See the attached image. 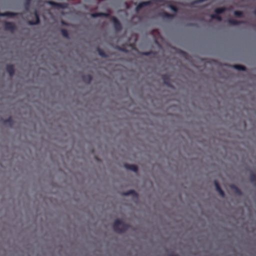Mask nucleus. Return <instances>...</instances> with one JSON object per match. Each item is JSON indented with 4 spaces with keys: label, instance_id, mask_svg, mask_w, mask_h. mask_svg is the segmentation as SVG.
Returning <instances> with one entry per match:
<instances>
[{
    "label": "nucleus",
    "instance_id": "obj_1",
    "mask_svg": "<svg viewBox=\"0 0 256 256\" xmlns=\"http://www.w3.org/2000/svg\"><path fill=\"white\" fill-rule=\"evenodd\" d=\"M130 226L120 219H116L115 220L113 224L114 230L118 234H122L124 232H126L128 228Z\"/></svg>",
    "mask_w": 256,
    "mask_h": 256
},
{
    "label": "nucleus",
    "instance_id": "obj_2",
    "mask_svg": "<svg viewBox=\"0 0 256 256\" xmlns=\"http://www.w3.org/2000/svg\"><path fill=\"white\" fill-rule=\"evenodd\" d=\"M112 21L113 23L114 28L116 31L120 32L122 29V26L120 22L115 16H112Z\"/></svg>",
    "mask_w": 256,
    "mask_h": 256
},
{
    "label": "nucleus",
    "instance_id": "obj_3",
    "mask_svg": "<svg viewBox=\"0 0 256 256\" xmlns=\"http://www.w3.org/2000/svg\"><path fill=\"white\" fill-rule=\"evenodd\" d=\"M50 6L52 7L56 8H62L64 9L66 8L68 6V4L66 2L63 3H59L52 1H49L48 2Z\"/></svg>",
    "mask_w": 256,
    "mask_h": 256
},
{
    "label": "nucleus",
    "instance_id": "obj_4",
    "mask_svg": "<svg viewBox=\"0 0 256 256\" xmlns=\"http://www.w3.org/2000/svg\"><path fill=\"white\" fill-rule=\"evenodd\" d=\"M16 26L12 22H6L4 23V28L6 30H9L12 32H14L16 30Z\"/></svg>",
    "mask_w": 256,
    "mask_h": 256
},
{
    "label": "nucleus",
    "instance_id": "obj_5",
    "mask_svg": "<svg viewBox=\"0 0 256 256\" xmlns=\"http://www.w3.org/2000/svg\"><path fill=\"white\" fill-rule=\"evenodd\" d=\"M159 16L164 19H172L175 16V14H170L166 12H162L158 14Z\"/></svg>",
    "mask_w": 256,
    "mask_h": 256
},
{
    "label": "nucleus",
    "instance_id": "obj_6",
    "mask_svg": "<svg viewBox=\"0 0 256 256\" xmlns=\"http://www.w3.org/2000/svg\"><path fill=\"white\" fill-rule=\"evenodd\" d=\"M152 2L150 1L144 2H140L136 8V12H138L141 8L144 7L150 6Z\"/></svg>",
    "mask_w": 256,
    "mask_h": 256
},
{
    "label": "nucleus",
    "instance_id": "obj_7",
    "mask_svg": "<svg viewBox=\"0 0 256 256\" xmlns=\"http://www.w3.org/2000/svg\"><path fill=\"white\" fill-rule=\"evenodd\" d=\"M164 84L169 87H172L170 80V76L168 74H163L162 76Z\"/></svg>",
    "mask_w": 256,
    "mask_h": 256
},
{
    "label": "nucleus",
    "instance_id": "obj_8",
    "mask_svg": "<svg viewBox=\"0 0 256 256\" xmlns=\"http://www.w3.org/2000/svg\"><path fill=\"white\" fill-rule=\"evenodd\" d=\"M124 167L127 170H132L135 172H138V168L135 164H124Z\"/></svg>",
    "mask_w": 256,
    "mask_h": 256
},
{
    "label": "nucleus",
    "instance_id": "obj_9",
    "mask_svg": "<svg viewBox=\"0 0 256 256\" xmlns=\"http://www.w3.org/2000/svg\"><path fill=\"white\" fill-rule=\"evenodd\" d=\"M214 185L216 186V192H218L219 193L220 195L222 197H224L225 196L224 192L222 190L218 182L216 180H215L214 182Z\"/></svg>",
    "mask_w": 256,
    "mask_h": 256
},
{
    "label": "nucleus",
    "instance_id": "obj_10",
    "mask_svg": "<svg viewBox=\"0 0 256 256\" xmlns=\"http://www.w3.org/2000/svg\"><path fill=\"white\" fill-rule=\"evenodd\" d=\"M34 16H35V20H29L28 22V24L30 25H36L40 23V20L39 18L38 14L36 11L34 12Z\"/></svg>",
    "mask_w": 256,
    "mask_h": 256
},
{
    "label": "nucleus",
    "instance_id": "obj_11",
    "mask_svg": "<svg viewBox=\"0 0 256 256\" xmlns=\"http://www.w3.org/2000/svg\"><path fill=\"white\" fill-rule=\"evenodd\" d=\"M6 71L10 76H12L14 74V68L12 64H8L6 66Z\"/></svg>",
    "mask_w": 256,
    "mask_h": 256
},
{
    "label": "nucleus",
    "instance_id": "obj_12",
    "mask_svg": "<svg viewBox=\"0 0 256 256\" xmlns=\"http://www.w3.org/2000/svg\"><path fill=\"white\" fill-rule=\"evenodd\" d=\"M228 22L230 25L236 26V25H238V24H245L246 22L239 21V20L230 18L228 20Z\"/></svg>",
    "mask_w": 256,
    "mask_h": 256
},
{
    "label": "nucleus",
    "instance_id": "obj_13",
    "mask_svg": "<svg viewBox=\"0 0 256 256\" xmlns=\"http://www.w3.org/2000/svg\"><path fill=\"white\" fill-rule=\"evenodd\" d=\"M18 15V13L14 12H4L0 13V16H8V17H13Z\"/></svg>",
    "mask_w": 256,
    "mask_h": 256
},
{
    "label": "nucleus",
    "instance_id": "obj_14",
    "mask_svg": "<svg viewBox=\"0 0 256 256\" xmlns=\"http://www.w3.org/2000/svg\"><path fill=\"white\" fill-rule=\"evenodd\" d=\"M92 78V76L90 74L84 75L82 76V80L86 84H90L91 82Z\"/></svg>",
    "mask_w": 256,
    "mask_h": 256
},
{
    "label": "nucleus",
    "instance_id": "obj_15",
    "mask_svg": "<svg viewBox=\"0 0 256 256\" xmlns=\"http://www.w3.org/2000/svg\"><path fill=\"white\" fill-rule=\"evenodd\" d=\"M230 188L238 195L241 196L242 194L240 190L234 184H232L230 186Z\"/></svg>",
    "mask_w": 256,
    "mask_h": 256
},
{
    "label": "nucleus",
    "instance_id": "obj_16",
    "mask_svg": "<svg viewBox=\"0 0 256 256\" xmlns=\"http://www.w3.org/2000/svg\"><path fill=\"white\" fill-rule=\"evenodd\" d=\"M91 16L93 18H97L99 16L108 17L109 16V14L104 12H95L92 14Z\"/></svg>",
    "mask_w": 256,
    "mask_h": 256
},
{
    "label": "nucleus",
    "instance_id": "obj_17",
    "mask_svg": "<svg viewBox=\"0 0 256 256\" xmlns=\"http://www.w3.org/2000/svg\"><path fill=\"white\" fill-rule=\"evenodd\" d=\"M228 10V9L225 7L216 8L214 10V12L215 14H220Z\"/></svg>",
    "mask_w": 256,
    "mask_h": 256
},
{
    "label": "nucleus",
    "instance_id": "obj_18",
    "mask_svg": "<svg viewBox=\"0 0 256 256\" xmlns=\"http://www.w3.org/2000/svg\"><path fill=\"white\" fill-rule=\"evenodd\" d=\"M4 123L8 125L10 127H12L14 124V120L11 117H9L8 118L5 120Z\"/></svg>",
    "mask_w": 256,
    "mask_h": 256
},
{
    "label": "nucleus",
    "instance_id": "obj_19",
    "mask_svg": "<svg viewBox=\"0 0 256 256\" xmlns=\"http://www.w3.org/2000/svg\"><path fill=\"white\" fill-rule=\"evenodd\" d=\"M123 195L124 196H130L132 195L134 196L137 197L138 194L134 190H130L126 192H124Z\"/></svg>",
    "mask_w": 256,
    "mask_h": 256
},
{
    "label": "nucleus",
    "instance_id": "obj_20",
    "mask_svg": "<svg viewBox=\"0 0 256 256\" xmlns=\"http://www.w3.org/2000/svg\"><path fill=\"white\" fill-rule=\"evenodd\" d=\"M97 51L98 54L102 58H108V56L104 52V51L100 48H97Z\"/></svg>",
    "mask_w": 256,
    "mask_h": 256
},
{
    "label": "nucleus",
    "instance_id": "obj_21",
    "mask_svg": "<svg viewBox=\"0 0 256 256\" xmlns=\"http://www.w3.org/2000/svg\"><path fill=\"white\" fill-rule=\"evenodd\" d=\"M250 180L253 185L256 186V174H252L250 176Z\"/></svg>",
    "mask_w": 256,
    "mask_h": 256
},
{
    "label": "nucleus",
    "instance_id": "obj_22",
    "mask_svg": "<svg viewBox=\"0 0 256 256\" xmlns=\"http://www.w3.org/2000/svg\"><path fill=\"white\" fill-rule=\"evenodd\" d=\"M233 67L239 70L244 71L246 70V68L244 66L240 64H235L233 66Z\"/></svg>",
    "mask_w": 256,
    "mask_h": 256
},
{
    "label": "nucleus",
    "instance_id": "obj_23",
    "mask_svg": "<svg viewBox=\"0 0 256 256\" xmlns=\"http://www.w3.org/2000/svg\"><path fill=\"white\" fill-rule=\"evenodd\" d=\"M210 17L212 19H216L220 22L222 20V18L219 14H211Z\"/></svg>",
    "mask_w": 256,
    "mask_h": 256
},
{
    "label": "nucleus",
    "instance_id": "obj_24",
    "mask_svg": "<svg viewBox=\"0 0 256 256\" xmlns=\"http://www.w3.org/2000/svg\"><path fill=\"white\" fill-rule=\"evenodd\" d=\"M61 32H62V36L64 38H69V34H68V32L66 30L62 29Z\"/></svg>",
    "mask_w": 256,
    "mask_h": 256
},
{
    "label": "nucleus",
    "instance_id": "obj_25",
    "mask_svg": "<svg viewBox=\"0 0 256 256\" xmlns=\"http://www.w3.org/2000/svg\"><path fill=\"white\" fill-rule=\"evenodd\" d=\"M31 2V0H25V2L24 4L25 9L26 10H28L30 7V4Z\"/></svg>",
    "mask_w": 256,
    "mask_h": 256
},
{
    "label": "nucleus",
    "instance_id": "obj_26",
    "mask_svg": "<svg viewBox=\"0 0 256 256\" xmlns=\"http://www.w3.org/2000/svg\"><path fill=\"white\" fill-rule=\"evenodd\" d=\"M234 15L236 17L242 18L244 16V13L242 11L236 10L234 12Z\"/></svg>",
    "mask_w": 256,
    "mask_h": 256
},
{
    "label": "nucleus",
    "instance_id": "obj_27",
    "mask_svg": "<svg viewBox=\"0 0 256 256\" xmlns=\"http://www.w3.org/2000/svg\"><path fill=\"white\" fill-rule=\"evenodd\" d=\"M142 54L144 56H151L152 54H154L155 52H154L152 51H150V52H142Z\"/></svg>",
    "mask_w": 256,
    "mask_h": 256
},
{
    "label": "nucleus",
    "instance_id": "obj_28",
    "mask_svg": "<svg viewBox=\"0 0 256 256\" xmlns=\"http://www.w3.org/2000/svg\"><path fill=\"white\" fill-rule=\"evenodd\" d=\"M170 8L172 10H173L174 12H177L178 10V8L176 6L172 5L170 6Z\"/></svg>",
    "mask_w": 256,
    "mask_h": 256
},
{
    "label": "nucleus",
    "instance_id": "obj_29",
    "mask_svg": "<svg viewBox=\"0 0 256 256\" xmlns=\"http://www.w3.org/2000/svg\"><path fill=\"white\" fill-rule=\"evenodd\" d=\"M168 256H179L178 254H170Z\"/></svg>",
    "mask_w": 256,
    "mask_h": 256
},
{
    "label": "nucleus",
    "instance_id": "obj_30",
    "mask_svg": "<svg viewBox=\"0 0 256 256\" xmlns=\"http://www.w3.org/2000/svg\"><path fill=\"white\" fill-rule=\"evenodd\" d=\"M254 14L256 16V8L254 11Z\"/></svg>",
    "mask_w": 256,
    "mask_h": 256
},
{
    "label": "nucleus",
    "instance_id": "obj_31",
    "mask_svg": "<svg viewBox=\"0 0 256 256\" xmlns=\"http://www.w3.org/2000/svg\"><path fill=\"white\" fill-rule=\"evenodd\" d=\"M119 50H122V51H124L125 50L124 48H119Z\"/></svg>",
    "mask_w": 256,
    "mask_h": 256
},
{
    "label": "nucleus",
    "instance_id": "obj_32",
    "mask_svg": "<svg viewBox=\"0 0 256 256\" xmlns=\"http://www.w3.org/2000/svg\"><path fill=\"white\" fill-rule=\"evenodd\" d=\"M62 24H63L66 25V22H63V21L62 22Z\"/></svg>",
    "mask_w": 256,
    "mask_h": 256
}]
</instances>
